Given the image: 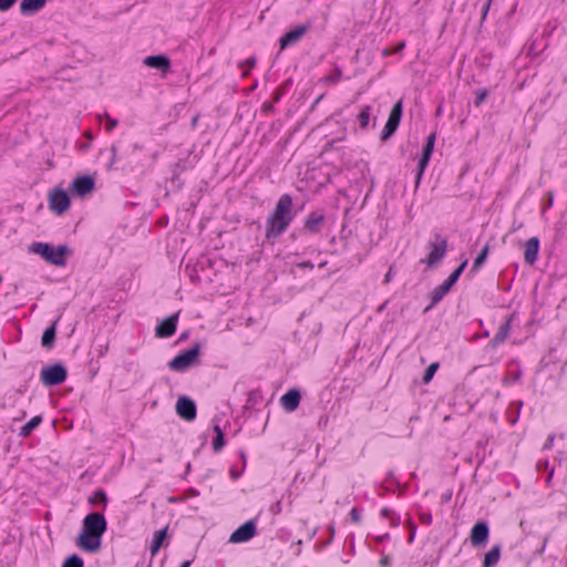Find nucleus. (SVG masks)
<instances>
[{
    "mask_svg": "<svg viewBox=\"0 0 567 567\" xmlns=\"http://www.w3.org/2000/svg\"><path fill=\"white\" fill-rule=\"evenodd\" d=\"M292 219V198L285 194L280 196L274 212L266 220V237L277 238L288 228Z\"/></svg>",
    "mask_w": 567,
    "mask_h": 567,
    "instance_id": "f257e3e1",
    "label": "nucleus"
},
{
    "mask_svg": "<svg viewBox=\"0 0 567 567\" xmlns=\"http://www.w3.org/2000/svg\"><path fill=\"white\" fill-rule=\"evenodd\" d=\"M29 251L41 256L47 262L56 267H64L66 257L72 255L68 245L54 247L49 243H33L29 246Z\"/></svg>",
    "mask_w": 567,
    "mask_h": 567,
    "instance_id": "f03ea898",
    "label": "nucleus"
},
{
    "mask_svg": "<svg viewBox=\"0 0 567 567\" xmlns=\"http://www.w3.org/2000/svg\"><path fill=\"white\" fill-rule=\"evenodd\" d=\"M68 378V370L64 364L56 362L44 367L40 373V380L47 388L62 384Z\"/></svg>",
    "mask_w": 567,
    "mask_h": 567,
    "instance_id": "7ed1b4c3",
    "label": "nucleus"
},
{
    "mask_svg": "<svg viewBox=\"0 0 567 567\" xmlns=\"http://www.w3.org/2000/svg\"><path fill=\"white\" fill-rule=\"evenodd\" d=\"M49 208L56 215L64 214L71 206V198L66 190L54 187L49 193Z\"/></svg>",
    "mask_w": 567,
    "mask_h": 567,
    "instance_id": "20e7f679",
    "label": "nucleus"
},
{
    "mask_svg": "<svg viewBox=\"0 0 567 567\" xmlns=\"http://www.w3.org/2000/svg\"><path fill=\"white\" fill-rule=\"evenodd\" d=\"M199 355V346H194L193 348L179 353L173 360L169 361L168 367L173 371L184 372L195 364Z\"/></svg>",
    "mask_w": 567,
    "mask_h": 567,
    "instance_id": "39448f33",
    "label": "nucleus"
},
{
    "mask_svg": "<svg viewBox=\"0 0 567 567\" xmlns=\"http://www.w3.org/2000/svg\"><path fill=\"white\" fill-rule=\"evenodd\" d=\"M467 266V259H464L462 264L449 276V278L440 286L434 288L432 291V303L435 305L441 301L444 296L451 290V288L456 284L460 276L464 271Z\"/></svg>",
    "mask_w": 567,
    "mask_h": 567,
    "instance_id": "423d86ee",
    "label": "nucleus"
},
{
    "mask_svg": "<svg viewBox=\"0 0 567 567\" xmlns=\"http://www.w3.org/2000/svg\"><path fill=\"white\" fill-rule=\"evenodd\" d=\"M95 188V179L90 175L76 176L70 185V194L78 197H85Z\"/></svg>",
    "mask_w": 567,
    "mask_h": 567,
    "instance_id": "0eeeda50",
    "label": "nucleus"
},
{
    "mask_svg": "<svg viewBox=\"0 0 567 567\" xmlns=\"http://www.w3.org/2000/svg\"><path fill=\"white\" fill-rule=\"evenodd\" d=\"M431 251L427 255L425 259H423V262H426L429 267H433L436 264H439L446 255L447 249V241L445 238L441 237L440 235H436V238L434 241H431L429 244Z\"/></svg>",
    "mask_w": 567,
    "mask_h": 567,
    "instance_id": "6e6552de",
    "label": "nucleus"
},
{
    "mask_svg": "<svg viewBox=\"0 0 567 567\" xmlns=\"http://www.w3.org/2000/svg\"><path fill=\"white\" fill-rule=\"evenodd\" d=\"M89 534H94L102 537L106 530V520L100 513H91L83 520V529Z\"/></svg>",
    "mask_w": 567,
    "mask_h": 567,
    "instance_id": "1a4fd4ad",
    "label": "nucleus"
},
{
    "mask_svg": "<svg viewBox=\"0 0 567 567\" xmlns=\"http://www.w3.org/2000/svg\"><path fill=\"white\" fill-rule=\"evenodd\" d=\"M257 534L256 518L249 519L239 526L229 537V542L234 544L246 543Z\"/></svg>",
    "mask_w": 567,
    "mask_h": 567,
    "instance_id": "9d476101",
    "label": "nucleus"
},
{
    "mask_svg": "<svg viewBox=\"0 0 567 567\" xmlns=\"http://www.w3.org/2000/svg\"><path fill=\"white\" fill-rule=\"evenodd\" d=\"M144 65L156 70L162 79H165L171 72V60L163 54L150 55L144 59Z\"/></svg>",
    "mask_w": 567,
    "mask_h": 567,
    "instance_id": "9b49d317",
    "label": "nucleus"
},
{
    "mask_svg": "<svg viewBox=\"0 0 567 567\" xmlns=\"http://www.w3.org/2000/svg\"><path fill=\"white\" fill-rule=\"evenodd\" d=\"M401 116H402V101H399L392 107L390 116L388 118V122L383 128V132H382L383 140L388 138L390 135H392L396 131V128L400 124V121H401Z\"/></svg>",
    "mask_w": 567,
    "mask_h": 567,
    "instance_id": "f8f14e48",
    "label": "nucleus"
},
{
    "mask_svg": "<svg viewBox=\"0 0 567 567\" xmlns=\"http://www.w3.org/2000/svg\"><path fill=\"white\" fill-rule=\"evenodd\" d=\"M76 545L86 553H96L101 548V537L82 530L78 537Z\"/></svg>",
    "mask_w": 567,
    "mask_h": 567,
    "instance_id": "ddd939ff",
    "label": "nucleus"
},
{
    "mask_svg": "<svg viewBox=\"0 0 567 567\" xmlns=\"http://www.w3.org/2000/svg\"><path fill=\"white\" fill-rule=\"evenodd\" d=\"M434 144H435V133H432L426 138V143H425V146L423 148V155H422L421 159L419 161V165H417L419 166V171H417V174H416V184L420 183V181H421V178L423 176V173H424L426 166L429 165L431 155H432L433 150H434Z\"/></svg>",
    "mask_w": 567,
    "mask_h": 567,
    "instance_id": "4468645a",
    "label": "nucleus"
},
{
    "mask_svg": "<svg viewBox=\"0 0 567 567\" xmlns=\"http://www.w3.org/2000/svg\"><path fill=\"white\" fill-rule=\"evenodd\" d=\"M434 144H435V133H432L426 138V143H425V146L423 148V155H422L421 159L419 161V165H417L419 166V171H417V174H416V184L420 183V181H421V178L423 176V173H424L426 166L429 165L431 155H432L433 150H434Z\"/></svg>",
    "mask_w": 567,
    "mask_h": 567,
    "instance_id": "2eb2a0df",
    "label": "nucleus"
},
{
    "mask_svg": "<svg viewBox=\"0 0 567 567\" xmlns=\"http://www.w3.org/2000/svg\"><path fill=\"white\" fill-rule=\"evenodd\" d=\"M176 412L182 419L193 421L196 417V404L193 400L181 396L176 402Z\"/></svg>",
    "mask_w": 567,
    "mask_h": 567,
    "instance_id": "dca6fc26",
    "label": "nucleus"
},
{
    "mask_svg": "<svg viewBox=\"0 0 567 567\" xmlns=\"http://www.w3.org/2000/svg\"><path fill=\"white\" fill-rule=\"evenodd\" d=\"M489 535V528L486 522H477L471 530V543L478 547L485 545Z\"/></svg>",
    "mask_w": 567,
    "mask_h": 567,
    "instance_id": "f3484780",
    "label": "nucleus"
},
{
    "mask_svg": "<svg viewBox=\"0 0 567 567\" xmlns=\"http://www.w3.org/2000/svg\"><path fill=\"white\" fill-rule=\"evenodd\" d=\"M225 420L224 413H218L213 417V430L216 433V436L213 441V447L215 452H219L224 445V431H223V421Z\"/></svg>",
    "mask_w": 567,
    "mask_h": 567,
    "instance_id": "a211bd4d",
    "label": "nucleus"
},
{
    "mask_svg": "<svg viewBox=\"0 0 567 567\" xmlns=\"http://www.w3.org/2000/svg\"><path fill=\"white\" fill-rule=\"evenodd\" d=\"M309 30L308 24H301L296 27L295 29L288 31L284 37L280 39V45L281 49H285L289 45H292L297 43Z\"/></svg>",
    "mask_w": 567,
    "mask_h": 567,
    "instance_id": "6ab92c4d",
    "label": "nucleus"
},
{
    "mask_svg": "<svg viewBox=\"0 0 567 567\" xmlns=\"http://www.w3.org/2000/svg\"><path fill=\"white\" fill-rule=\"evenodd\" d=\"M301 400V394L297 389H290L280 398L281 406L287 412H293L298 409Z\"/></svg>",
    "mask_w": 567,
    "mask_h": 567,
    "instance_id": "aec40b11",
    "label": "nucleus"
},
{
    "mask_svg": "<svg viewBox=\"0 0 567 567\" xmlns=\"http://www.w3.org/2000/svg\"><path fill=\"white\" fill-rule=\"evenodd\" d=\"M177 320L178 315L175 313L159 322L156 327V336L159 338L173 336L176 330Z\"/></svg>",
    "mask_w": 567,
    "mask_h": 567,
    "instance_id": "412c9836",
    "label": "nucleus"
},
{
    "mask_svg": "<svg viewBox=\"0 0 567 567\" xmlns=\"http://www.w3.org/2000/svg\"><path fill=\"white\" fill-rule=\"evenodd\" d=\"M539 239L532 237L525 243L524 258L526 264L534 265L538 258Z\"/></svg>",
    "mask_w": 567,
    "mask_h": 567,
    "instance_id": "4be33fe9",
    "label": "nucleus"
},
{
    "mask_svg": "<svg viewBox=\"0 0 567 567\" xmlns=\"http://www.w3.org/2000/svg\"><path fill=\"white\" fill-rule=\"evenodd\" d=\"M515 317V313H513L508 319L499 327L498 331L494 336V338L491 341V344L493 348L498 347L501 343H503L507 337L509 336L512 322Z\"/></svg>",
    "mask_w": 567,
    "mask_h": 567,
    "instance_id": "5701e85b",
    "label": "nucleus"
},
{
    "mask_svg": "<svg viewBox=\"0 0 567 567\" xmlns=\"http://www.w3.org/2000/svg\"><path fill=\"white\" fill-rule=\"evenodd\" d=\"M47 0H22L20 12L23 16H30L40 11L45 6Z\"/></svg>",
    "mask_w": 567,
    "mask_h": 567,
    "instance_id": "b1692460",
    "label": "nucleus"
},
{
    "mask_svg": "<svg viewBox=\"0 0 567 567\" xmlns=\"http://www.w3.org/2000/svg\"><path fill=\"white\" fill-rule=\"evenodd\" d=\"M501 558V546L495 545L485 554L484 563L482 567H494L497 565Z\"/></svg>",
    "mask_w": 567,
    "mask_h": 567,
    "instance_id": "393cba45",
    "label": "nucleus"
},
{
    "mask_svg": "<svg viewBox=\"0 0 567 567\" xmlns=\"http://www.w3.org/2000/svg\"><path fill=\"white\" fill-rule=\"evenodd\" d=\"M55 324L56 322H53L50 327H48L44 330L41 338V344L43 348L51 349L54 346L56 336Z\"/></svg>",
    "mask_w": 567,
    "mask_h": 567,
    "instance_id": "a878e982",
    "label": "nucleus"
},
{
    "mask_svg": "<svg viewBox=\"0 0 567 567\" xmlns=\"http://www.w3.org/2000/svg\"><path fill=\"white\" fill-rule=\"evenodd\" d=\"M42 422L41 415L33 416L29 422H27L19 431V436L25 439L31 435V433L40 425Z\"/></svg>",
    "mask_w": 567,
    "mask_h": 567,
    "instance_id": "bb28decb",
    "label": "nucleus"
},
{
    "mask_svg": "<svg viewBox=\"0 0 567 567\" xmlns=\"http://www.w3.org/2000/svg\"><path fill=\"white\" fill-rule=\"evenodd\" d=\"M323 221V215L319 213H311L306 220V228L311 233H318L320 225Z\"/></svg>",
    "mask_w": 567,
    "mask_h": 567,
    "instance_id": "cd10ccee",
    "label": "nucleus"
},
{
    "mask_svg": "<svg viewBox=\"0 0 567 567\" xmlns=\"http://www.w3.org/2000/svg\"><path fill=\"white\" fill-rule=\"evenodd\" d=\"M166 536H167L166 528L159 529L154 534V537H153L151 546H150L152 556H154L159 550V548L163 546V544L166 539Z\"/></svg>",
    "mask_w": 567,
    "mask_h": 567,
    "instance_id": "c85d7f7f",
    "label": "nucleus"
},
{
    "mask_svg": "<svg viewBox=\"0 0 567 567\" xmlns=\"http://www.w3.org/2000/svg\"><path fill=\"white\" fill-rule=\"evenodd\" d=\"M488 255V245H486L482 251L478 254L476 259L474 260V264L472 266V271H477L482 265L485 262Z\"/></svg>",
    "mask_w": 567,
    "mask_h": 567,
    "instance_id": "c756f323",
    "label": "nucleus"
},
{
    "mask_svg": "<svg viewBox=\"0 0 567 567\" xmlns=\"http://www.w3.org/2000/svg\"><path fill=\"white\" fill-rule=\"evenodd\" d=\"M370 117H371V106L363 107L359 114V122H360V126L362 128H367L369 126Z\"/></svg>",
    "mask_w": 567,
    "mask_h": 567,
    "instance_id": "7c9ffc66",
    "label": "nucleus"
},
{
    "mask_svg": "<svg viewBox=\"0 0 567 567\" xmlns=\"http://www.w3.org/2000/svg\"><path fill=\"white\" fill-rule=\"evenodd\" d=\"M83 566H84L83 560L78 555H72V556L68 557L62 565V567H83Z\"/></svg>",
    "mask_w": 567,
    "mask_h": 567,
    "instance_id": "2f4dec72",
    "label": "nucleus"
},
{
    "mask_svg": "<svg viewBox=\"0 0 567 567\" xmlns=\"http://www.w3.org/2000/svg\"><path fill=\"white\" fill-rule=\"evenodd\" d=\"M255 58H248L247 60L239 63V68L243 70V76H248L250 70L255 66Z\"/></svg>",
    "mask_w": 567,
    "mask_h": 567,
    "instance_id": "473e14b6",
    "label": "nucleus"
},
{
    "mask_svg": "<svg viewBox=\"0 0 567 567\" xmlns=\"http://www.w3.org/2000/svg\"><path fill=\"white\" fill-rule=\"evenodd\" d=\"M437 369H439V363L437 362L431 363L427 367V369H426V371H425V373L423 375V382L424 383L431 382V380L433 379V377L436 373Z\"/></svg>",
    "mask_w": 567,
    "mask_h": 567,
    "instance_id": "72a5a7b5",
    "label": "nucleus"
},
{
    "mask_svg": "<svg viewBox=\"0 0 567 567\" xmlns=\"http://www.w3.org/2000/svg\"><path fill=\"white\" fill-rule=\"evenodd\" d=\"M381 515L383 517H386L389 518V520L391 522V524L393 526H398L400 524V517L395 515V513L389 508H383L381 511Z\"/></svg>",
    "mask_w": 567,
    "mask_h": 567,
    "instance_id": "f704fd0d",
    "label": "nucleus"
},
{
    "mask_svg": "<svg viewBox=\"0 0 567 567\" xmlns=\"http://www.w3.org/2000/svg\"><path fill=\"white\" fill-rule=\"evenodd\" d=\"M520 379V372L519 371H511L506 377L503 379V383L505 385H511L513 383L518 382Z\"/></svg>",
    "mask_w": 567,
    "mask_h": 567,
    "instance_id": "c9c22d12",
    "label": "nucleus"
},
{
    "mask_svg": "<svg viewBox=\"0 0 567 567\" xmlns=\"http://www.w3.org/2000/svg\"><path fill=\"white\" fill-rule=\"evenodd\" d=\"M128 146H130V140L124 138V140L118 141L117 145L112 146L113 155L115 156L117 151H121L122 153L127 152Z\"/></svg>",
    "mask_w": 567,
    "mask_h": 567,
    "instance_id": "e433bc0d",
    "label": "nucleus"
},
{
    "mask_svg": "<svg viewBox=\"0 0 567 567\" xmlns=\"http://www.w3.org/2000/svg\"><path fill=\"white\" fill-rule=\"evenodd\" d=\"M341 78H342V72L339 69H337V70H334L333 73H331L330 75H328L326 78V82H328V83H337V82H339L341 80Z\"/></svg>",
    "mask_w": 567,
    "mask_h": 567,
    "instance_id": "4c0bfd02",
    "label": "nucleus"
},
{
    "mask_svg": "<svg viewBox=\"0 0 567 567\" xmlns=\"http://www.w3.org/2000/svg\"><path fill=\"white\" fill-rule=\"evenodd\" d=\"M17 0H0V12H6L10 10L14 4Z\"/></svg>",
    "mask_w": 567,
    "mask_h": 567,
    "instance_id": "58836bf2",
    "label": "nucleus"
},
{
    "mask_svg": "<svg viewBox=\"0 0 567 567\" xmlns=\"http://www.w3.org/2000/svg\"><path fill=\"white\" fill-rule=\"evenodd\" d=\"M487 97V91L486 90H478L476 92V99H475V105H481Z\"/></svg>",
    "mask_w": 567,
    "mask_h": 567,
    "instance_id": "ea45409f",
    "label": "nucleus"
},
{
    "mask_svg": "<svg viewBox=\"0 0 567 567\" xmlns=\"http://www.w3.org/2000/svg\"><path fill=\"white\" fill-rule=\"evenodd\" d=\"M420 522L424 525H430L432 523V514L429 512H421L419 514Z\"/></svg>",
    "mask_w": 567,
    "mask_h": 567,
    "instance_id": "a19ab883",
    "label": "nucleus"
},
{
    "mask_svg": "<svg viewBox=\"0 0 567 567\" xmlns=\"http://www.w3.org/2000/svg\"><path fill=\"white\" fill-rule=\"evenodd\" d=\"M105 118H106V125H105V130L107 132H111L114 130V127L117 125V121L114 120V118H111L106 113L104 114Z\"/></svg>",
    "mask_w": 567,
    "mask_h": 567,
    "instance_id": "79ce46f5",
    "label": "nucleus"
},
{
    "mask_svg": "<svg viewBox=\"0 0 567 567\" xmlns=\"http://www.w3.org/2000/svg\"><path fill=\"white\" fill-rule=\"evenodd\" d=\"M350 517H351V520H352L353 523H360V520H361V514H360L359 508L353 507V508L351 509V512H350Z\"/></svg>",
    "mask_w": 567,
    "mask_h": 567,
    "instance_id": "37998d69",
    "label": "nucleus"
},
{
    "mask_svg": "<svg viewBox=\"0 0 567 567\" xmlns=\"http://www.w3.org/2000/svg\"><path fill=\"white\" fill-rule=\"evenodd\" d=\"M270 512L272 515H278L282 512V504L281 501H277L275 504L270 506Z\"/></svg>",
    "mask_w": 567,
    "mask_h": 567,
    "instance_id": "c03bdc74",
    "label": "nucleus"
},
{
    "mask_svg": "<svg viewBox=\"0 0 567 567\" xmlns=\"http://www.w3.org/2000/svg\"><path fill=\"white\" fill-rule=\"evenodd\" d=\"M554 441H555V435H554V434H550V435L547 437V440H546V442H545V444H544L543 449H544V450H550V449H553V446H554Z\"/></svg>",
    "mask_w": 567,
    "mask_h": 567,
    "instance_id": "a18cd8bd",
    "label": "nucleus"
},
{
    "mask_svg": "<svg viewBox=\"0 0 567 567\" xmlns=\"http://www.w3.org/2000/svg\"><path fill=\"white\" fill-rule=\"evenodd\" d=\"M548 540L549 536L547 535L544 537L542 546H539V548L536 550L537 555H543L545 553Z\"/></svg>",
    "mask_w": 567,
    "mask_h": 567,
    "instance_id": "49530a36",
    "label": "nucleus"
},
{
    "mask_svg": "<svg viewBox=\"0 0 567 567\" xmlns=\"http://www.w3.org/2000/svg\"><path fill=\"white\" fill-rule=\"evenodd\" d=\"M548 466H549L548 460L539 461L537 463V470L538 471H546L548 468Z\"/></svg>",
    "mask_w": 567,
    "mask_h": 567,
    "instance_id": "de8ad7c7",
    "label": "nucleus"
},
{
    "mask_svg": "<svg viewBox=\"0 0 567 567\" xmlns=\"http://www.w3.org/2000/svg\"><path fill=\"white\" fill-rule=\"evenodd\" d=\"M380 566L381 567H389L390 566V557L389 556H383L380 559Z\"/></svg>",
    "mask_w": 567,
    "mask_h": 567,
    "instance_id": "09e8293b",
    "label": "nucleus"
},
{
    "mask_svg": "<svg viewBox=\"0 0 567 567\" xmlns=\"http://www.w3.org/2000/svg\"><path fill=\"white\" fill-rule=\"evenodd\" d=\"M410 526H411V533L409 536V543H412L414 540V535H415V525L410 523Z\"/></svg>",
    "mask_w": 567,
    "mask_h": 567,
    "instance_id": "8fccbe9b",
    "label": "nucleus"
},
{
    "mask_svg": "<svg viewBox=\"0 0 567 567\" xmlns=\"http://www.w3.org/2000/svg\"><path fill=\"white\" fill-rule=\"evenodd\" d=\"M491 2H492V0H488L487 3L483 8V12H482L483 19H485V17H486V14H487V12L489 10Z\"/></svg>",
    "mask_w": 567,
    "mask_h": 567,
    "instance_id": "3c124183",
    "label": "nucleus"
},
{
    "mask_svg": "<svg viewBox=\"0 0 567 567\" xmlns=\"http://www.w3.org/2000/svg\"><path fill=\"white\" fill-rule=\"evenodd\" d=\"M91 496H106V493L104 489L99 488V489L94 491Z\"/></svg>",
    "mask_w": 567,
    "mask_h": 567,
    "instance_id": "603ef678",
    "label": "nucleus"
},
{
    "mask_svg": "<svg viewBox=\"0 0 567 567\" xmlns=\"http://www.w3.org/2000/svg\"><path fill=\"white\" fill-rule=\"evenodd\" d=\"M391 279H392V269L390 268V270L386 272V275L384 277V281L390 282Z\"/></svg>",
    "mask_w": 567,
    "mask_h": 567,
    "instance_id": "864d4df0",
    "label": "nucleus"
},
{
    "mask_svg": "<svg viewBox=\"0 0 567 567\" xmlns=\"http://www.w3.org/2000/svg\"><path fill=\"white\" fill-rule=\"evenodd\" d=\"M230 475L234 480L240 476V472H236L234 468L230 470Z\"/></svg>",
    "mask_w": 567,
    "mask_h": 567,
    "instance_id": "5fc2aeb1",
    "label": "nucleus"
},
{
    "mask_svg": "<svg viewBox=\"0 0 567 567\" xmlns=\"http://www.w3.org/2000/svg\"><path fill=\"white\" fill-rule=\"evenodd\" d=\"M329 532H330V539H329V543L332 540L333 538V535H334V526L333 525H329L328 527Z\"/></svg>",
    "mask_w": 567,
    "mask_h": 567,
    "instance_id": "6e6d98bb",
    "label": "nucleus"
},
{
    "mask_svg": "<svg viewBox=\"0 0 567 567\" xmlns=\"http://www.w3.org/2000/svg\"><path fill=\"white\" fill-rule=\"evenodd\" d=\"M388 538H389V534H384V535H382V536H379V537L377 538V540H378L379 543H381V542H383V540H385V539H388Z\"/></svg>",
    "mask_w": 567,
    "mask_h": 567,
    "instance_id": "4d7b16f0",
    "label": "nucleus"
},
{
    "mask_svg": "<svg viewBox=\"0 0 567 567\" xmlns=\"http://www.w3.org/2000/svg\"><path fill=\"white\" fill-rule=\"evenodd\" d=\"M239 456H240V460L243 461V465L245 466L246 465V454L241 451L239 453Z\"/></svg>",
    "mask_w": 567,
    "mask_h": 567,
    "instance_id": "13d9d810",
    "label": "nucleus"
},
{
    "mask_svg": "<svg viewBox=\"0 0 567 567\" xmlns=\"http://www.w3.org/2000/svg\"><path fill=\"white\" fill-rule=\"evenodd\" d=\"M404 48H405V42H401V43L398 45V48H396L395 52H399V51L403 50Z\"/></svg>",
    "mask_w": 567,
    "mask_h": 567,
    "instance_id": "bf43d9fd",
    "label": "nucleus"
},
{
    "mask_svg": "<svg viewBox=\"0 0 567 567\" xmlns=\"http://www.w3.org/2000/svg\"><path fill=\"white\" fill-rule=\"evenodd\" d=\"M190 566V561L189 560H185L181 567H189Z\"/></svg>",
    "mask_w": 567,
    "mask_h": 567,
    "instance_id": "052dcab7",
    "label": "nucleus"
},
{
    "mask_svg": "<svg viewBox=\"0 0 567 567\" xmlns=\"http://www.w3.org/2000/svg\"><path fill=\"white\" fill-rule=\"evenodd\" d=\"M93 499V503H96L97 501H106V498L104 497H101V498H92Z\"/></svg>",
    "mask_w": 567,
    "mask_h": 567,
    "instance_id": "680f3d73",
    "label": "nucleus"
},
{
    "mask_svg": "<svg viewBox=\"0 0 567 567\" xmlns=\"http://www.w3.org/2000/svg\"><path fill=\"white\" fill-rule=\"evenodd\" d=\"M553 474H554V468H551V470H550V472H549V474H548V478H547V481H549V480L551 478Z\"/></svg>",
    "mask_w": 567,
    "mask_h": 567,
    "instance_id": "e2e57ef3",
    "label": "nucleus"
},
{
    "mask_svg": "<svg viewBox=\"0 0 567 567\" xmlns=\"http://www.w3.org/2000/svg\"><path fill=\"white\" fill-rule=\"evenodd\" d=\"M168 499H169V502L174 503V502H177V501H179L181 498H175V497H172V498H168Z\"/></svg>",
    "mask_w": 567,
    "mask_h": 567,
    "instance_id": "0e129e2a",
    "label": "nucleus"
}]
</instances>
